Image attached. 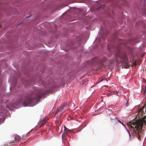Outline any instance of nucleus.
<instances>
[{
    "instance_id": "13",
    "label": "nucleus",
    "mask_w": 146,
    "mask_h": 146,
    "mask_svg": "<svg viewBox=\"0 0 146 146\" xmlns=\"http://www.w3.org/2000/svg\"><path fill=\"white\" fill-rule=\"evenodd\" d=\"M128 102L127 101V103H126V106H127V105H128Z\"/></svg>"
},
{
    "instance_id": "16",
    "label": "nucleus",
    "mask_w": 146,
    "mask_h": 146,
    "mask_svg": "<svg viewBox=\"0 0 146 146\" xmlns=\"http://www.w3.org/2000/svg\"><path fill=\"white\" fill-rule=\"evenodd\" d=\"M99 9H101L100 7L99 8Z\"/></svg>"
},
{
    "instance_id": "11",
    "label": "nucleus",
    "mask_w": 146,
    "mask_h": 146,
    "mask_svg": "<svg viewBox=\"0 0 146 146\" xmlns=\"http://www.w3.org/2000/svg\"><path fill=\"white\" fill-rule=\"evenodd\" d=\"M118 121L121 123H122V122H121V121H120V120H118Z\"/></svg>"
},
{
    "instance_id": "18",
    "label": "nucleus",
    "mask_w": 146,
    "mask_h": 146,
    "mask_svg": "<svg viewBox=\"0 0 146 146\" xmlns=\"http://www.w3.org/2000/svg\"><path fill=\"white\" fill-rule=\"evenodd\" d=\"M145 0H144V1H145Z\"/></svg>"
},
{
    "instance_id": "15",
    "label": "nucleus",
    "mask_w": 146,
    "mask_h": 146,
    "mask_svg": "<svg viewBox=\"0 0 146 146\" xmlns=\"http://www.w3.org/2000/svg\"><path fill=\"white\" fill-rule=\"evenodd\" d=\"M60 114L61 115H62L61 113H60Z\"/></svg>"
},
{
    "instance_id": "1",
    "label": "nucleus",
    "mask_w": 146,
    "mask_h": 146,
    "mask_svg": "<svg viewBox=\"0 0 146 146\" xmlns=\"http://www.w3.org/2000/svg\"><path fill=\"white\" fill-rule=\"evenodd\" d=\"M145 122L144 119H140L135 121L129 122L127 124L133 136L136 137L139 140H141L140 137L143 135L142 127Z\"/></svg>"
},
{
    "instance_id": "8",
    "label": "nucleus",
    "mask_w": 146,
    "mask_h": 146,
    "mask_svg": "<svg viewBox=\"0 0 146 146\" xmlns=\"http://www.w3.org/2000/svg\"><path fill=\"white\" fill-rule=\"evenodd\" d=\"M106 80L107 81H108V80L106 78H102V77L98 79V81L99 82H98V83L101 82L102 81H103L104 80Z\"/></svg>"
},
{
    "instance_id": "4",
    "label": "nucleus",
    "mask_w": 146,
    "mask_h": 146,
    "mask_svg": "<svg viewBox=\"0 0 146 146\" xmlns=\"http://www.w3.org/2000/svg\"><path fill=\"white\" fill-rule=\"evenodd\" d=\"M66 109V106L65 105H63L56 112V113H58L60 112H62V113L64 112Z\"/></svg>"
},
{
    "instance_id": "10",
    "label": "nucleus",
    "mask_w": 146,
    "mask_h": 146,
    "mask_svg": "<svg viewBox=\"0 0 146 146\" xmlns=\"http://www.w3.org/2000/svg\"><path fill=\"white\" fill-rule=\"evenodd\" d=\"M126 129V130H127V131L128 132V133L129 134V136H130V133L129 131L128 130H127V129Z\"/></svg>"
},
{
    "instance_id": "3",
    "label": "nucleus",
    "mask_w": 146,
    "mask_h": 146,
    "mask_svg": "<svg viewBox=\"0 0 146 146\" xmlns=\"http://www.w3.org/2000/svg\"><path fill=\"white\" fill-rule=\"evenodd\" d=\"M115 56L117 58H119L121 60L122 64L125 68H129V62L125 54L120 55L119 53H118L116 54Z\"/></svg>"
},
{
    "instance_id": "5",
    "label": "nucleus",
    "mask_w": 146,
    "mask_h": 146,
    "mask_svg": "<svg viewBox=\"0 0 146 146\" xmlns=\"http://www.w3.org/2000/svg\"><path fill=\"white\" fill-rule=\"evenodd\" d=\"M21 140V138L18 135H16L14 138L15 142H17V141L19 142Z\"/></svg>"
},
{
    "instance_id": "6",
    "label": "nucleus",
    "mask_w": 146,
    "mask_h": 146,
    "mask_svg": "<svg viewBox=\"0 0 146 146\" xmlns=\"http://www.w3.org/2000/svg\"><path fill=\"white\" fill-rule=\"evenodd\" d=\"M71 131L68 129V130H66V131H64V132L63 134L62 135V137H64L66 135V134H68V133H70Z\"/></svg>"
},
{
    "instance_id": "9",
    "label": "nucleus",
    "mask_w": 146,
    "mask_h": 146,
    "mask_svg": "<svg viewBox=\"0 0 146 146\" xmlns=\"http://www.w3.org/2000/svg\"><path fill=\"white\" fill-rule=\"evenodd\" d=\"M64 131H66V130H68V129L65 126H64Z\"/></svg>"
},
{
    "instance_id": "12",
    "label": "nucleus",
    "mask_w": 146,
    "mask_h": 146,
    "mask_svg": "<svg viewBox=\"0 0 146 146\" xmlns=\"http://www.w3.org/2000/svg\"><path fill=\"white\" fill-rule=\"evenodd\" d=\"M66 135H68V136L69 137H70V135H68V134H66Z\"/></svg>"
},
{
    "instance_id": "7",
    "label": "nucleus",
    "mask_w": 146,
    "mask_h": 146,
    "mask_svg": "<svg viewBox=\"0 0 146 146\" xmlns=\"http://www.w3.org/2000/svg\"><path fill=\"white\" fill-rule=\"evenodd\" d=\"M48 119V118L45 117L43 119V120L41 122V125H44L45 123L47 122Z\"/></svg>"
},
{
    "instance_id": "2",
    "label": "nucleus",
    "mask_w": 146,
    "mask_h": 146,
    "mask_svg": "<svg viewBox=\"0 0 146 146\" xmlns=\"http://www.w3.org/2000/svg\"><path fill=\"white\" fill-rule=\"evenodd\" d=\"M44 94V93L40 92L35 95V97L33 98L34 94L32 93L28 94L25 96L24 98L21 99L19 102L22 103L25 106H30L31 104L38 101Z\"/></svg>"
},
{
    "instance_id": "14",
    "label": "nucleus",
    "mask_w": 146,
    "mask_h": 146,
    "mask_svg": "<svg viewBox=\"0 0 146 146\" xmlns=\"http://www.w3.org/2000/svg\"><path fill=\"white\" fill-rule=\"evenodd\" d=\"M121 123L122 124V125L123 126H125V125H124L123 123Z\"/></svg>"
},
{
    "instance_id": "17",
    "label": "nucleus",
    "mask_w": 146,
    "mask_h": 146,
    "mask_svg": "<svg viewBox=\"0 0 146 146\" xmlns=\"http://www.w3.org/2000/svg\"><path fill=\"white\" fill-rule=\"evenodd\" d=\"M118 93V92H117V94Z\"/></svg>"
}]
</instances>
